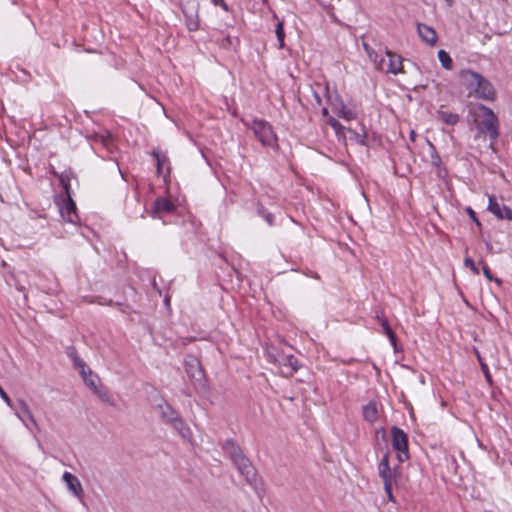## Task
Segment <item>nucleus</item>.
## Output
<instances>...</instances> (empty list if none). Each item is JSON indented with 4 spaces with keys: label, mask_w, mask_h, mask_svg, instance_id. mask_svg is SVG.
<instances>
[{
    "label": "nucleus",
    "mask_w": 512,
    "mask_h": 512,
    "mask_svg": "<svg viewBox=\"0 0 512 512\" xmlns=\"http://www.w3.org/2000/svg\"><path fill=\"white\" fill-rule=\"evenodd\" d=\"M313 95H314V97H315L316 102H317L318 104H320V103H321V99H320V97H319L318 93H317V92H313Z\"/></svg>",
    "instance_id": "obj_39"
},
{
    "label": "nucleus",
    "mask_w": 512,
    "mask_h": 512,
    "mask_svg": "<svg viewBox=\"0 0 512 512\" xmlns=\"http://www.w3.org/2000/svg\"><path fill=\"white\" fill-rule=\"evenodd\" d=\"M415 138H416V133H415V131H414V130H411V132H410V139H411L412 141H415Z\"/></svg>",
    "instance_id": "obj_40"
},
{
    "label": "nucleus",
    "mask_w": 512,
    "mask_h": 512,
    "mask_svg": "<svg viewBox=\"0 0 512 512\" xmlns=\"http://www.w3.org/2000/svg\"><path fill=\"white\" fill-rule=\"evenodd\" d=\"M327 112H328V111H327V109H326V108H324V109H323V114H327Z\"/></svg>",
    "instance_id": "obj_44"
},
{
    "label": "nucleus",
    "mask_w": 512,
    "mask_h": 512,
    "mask_svg": "<svg viewBox=\"0 0 512 512\" xmlns=\"http://www.w3.org/2000/svg\"><path fill=\"white\" fill-rule=\"evenodd\" d=\"M19 410H15V415L25 424L27 428H29V425L26 424L24 417H26L30 424L37 430H39V425L34 418L29 406L27 403L23 400L18 401Z\"/></svg>",
    "instance_id": "obj_13"
},
{
    "label": "nucleus",
    "mask_w": 512,
    "mask_h": 512,
    "mask_svg": "<svg viewBox=\"0 0 512 512\" xmlns=\"http://www.w3.org/2000/svg\"><path fill=\"white\" fill-rule=\"evenodd\" d=\"M328 123L329 125L334 129L336 135L338 137H344L346 138L347 136L345 135V131L347 128H345L339 121H337L335 118L331 117L329 120H328Z\"/></svg>",
    "instance_id": "obj_24"
},
{
    "label": "nucleus",
    "mask_w": 512,
    "mask_h": 512,
    "mask_svg": "<svg viewBox=\"0 0 512 512\" xmlns=\"http://www.w3.org/2000/svg\"><path fill=\"white\" fill-rule=\"evenodd\" d=\"M378 69L382 72L396 75L402 72V58L387 50L385 56L381 57L379 60Z\"/></svg>",
    "instance_id": "obj_10"
},
{
    "label": "nucleus",
    "mask_w": 512,
    "mask_h": 512,
    "mask_svg": "<svg viewBox=\"0 0 512 512\" xmlns=\"http://www.w3.org/2000/svg\"><path fill=\"white\" fill-rule=\"evenodd\" d=\"M183 13L186 17V26L189 31H196L199 28V17L197 13V6L192 11L183 9Z\"/></svg>",
    "instance_id": "obj_17"
},
{
    "label": "nucleus",
    "mask_w": 512,
    "mask_h": 512,
    "mask_svg": "<svg viewBox=\"0 0 512 512\" xmlns=\"http://www.w3.org/2000/svg\"><path fill=\"white\" fill-rule=\"evenodd\" d=\"M438 59L445 69H447V70L452 69V66H453L452 58L445 50L438 51Z\"/></svg>",
    "instance_id": "obj_23"
},
{
    "label": "nucleus",
    "mask_w": 512,
    "mask_h": 512,
    "mask_svg": "<svg viewBox=\"0 0 512 512\" xmlns=\"http://www.w3.org/2000/svg\"><path fill=\"white\" fill-rule=\"evenodd\" d=\"M251 129L258 141L266 147L278 148V139L273 127L263 119H254L251 123H245Z\"/></svg>",
    "instance_id": "obj_4"
},
{
    "label": "nucleus",
    "mask_w": 512,
    "mask_h": 512,
    "mask_svg": "<svg viewBox=\"0 0 512 512\" xmlns=\"http://www.w3.org/2000/svg\"><path fill=\"white\" fill-rule=\"evenodd\" d=\"M378 474L383 481L384 490L389 501L394 502L395 499L392 493V488L393 485L398 484V481L401 478V472L399 470V466L391 467L388 453L384 454L378 464Z\"/></svg>",
    "instance_id": "obj_3"
},
{
    "label": "nucleus",
    "mask_w": 512,
    "mask_h": 512,
    "mask_svg": "<svg viewBox=\"0 0 512 512\" xmlns=\"http://www.w3.org/2000/svg\"><path fill=\"white\" fill-rule=\"evenodd\" d=\"M467 212L470 215L471 219H473V221H475L478 225H480L479 221L476 218L475 212L471 208H467Z\"/></svg>",
    "instance_id": "obj_37"
},
{
    "label": "nucleus",
    "mask_w": 512,
    "mask_h": 512,
    "mask_svg": "<svg viewBox=\"0 0 512 512\" xmlns=\"http://www.w3.org/2000/svg\"><path fill=\"white\" fill-rule=\"evenodd\" d=\"M363 46H364V49H365V51H366L367 53H368V51H370V50H371V48L368 46V44L364 43V44H363Z\"/></svg>",
    "instance_id": "obj_41"
},
{
    "label": "nucleus",
    "mask_w": 512,
    "mask_h": 512,
    "mask_svg": "<svg viewBox=\"0 0 512 512\" xmlns=\"http://www.w3.org/2000/svg\"><path fill=\"white\" fill-rule=\"evenodd\" d=\"M85 383L93 390V391H97V389L99 388L97 383L99 381L98 377L96 375L93 374V372L90 370V369H87V371H85V374H81Z\"/></svg>",
    "instance_id": "obj_22"
},
{
    "label": "nucleus",
    "mask_w": 512,
    "mask_h": 512,
    "mask_svg": "<svg viewBox=\"0 0 512 512\" xmlns=\"http://www.w3.org/2000/svg\"><path fill=\"white\" fill-rule=\"evenodd\" d=\"M275 33H276L277 39L279 41V47L283 48L285 33H284V24L282 21H279L277 23L276 28H275Z\"/></svg>",
    "instance_id": "obj_26"
},
{
    "label": "nucleus",
    "mask_w": 512,
    "mask_h": 512,
    "mask_svg": "<svg viewBox=\"0 0 512 512\" xmlns=\"http://www.w3.org/2000/svg\"><path fill=\"white\" fill-rule=\"evenodd\" d=\"M381 325L384 329L385 334L389 337L392 344H395V334L390 328L388 321L386 319H381Z\"/></svg>",
    "instance_id": "obj_27"
},
{
    "label": "nucleus",
    "mask_w": 512,
    "mask_h": 512,
    "mask_svg": "<svg viewBox=\"0 0 512 512\" xmlns=\"http://www.w3.org/2000/svg\"><path fill=\"white\" fill-rule=\"evenodd\" d=\"M95 394H97L102 400L108 402L109 401V394L106 390L98 388L97 391H94Z\"/></svg>",
    "instance_id": "obj_34"
},
{
    "label": "nucleus",
    "mask_w": 512,
    "mask_h": 512,
    "mask_svg": "<svg viewBox=\"0 0 512 512\" xmlns=\"http://www.w3.org/2000/svg\"><path fill=\"white\" fill-rule=\"evenodd\" d=\"M464 265L469 268L474 274L478 275L479 274V270L478 268L476 267L474 261L469 258V257H466L464 259Z\"/></svg>",
    "instance_id": "obj_30"
},
{
    "label": "nucleus",
    "mask_w": 512,
    "mask_h": 512,
    "mask_svg": "<svg viewBox=\"0 0 512 512\" xmlns=\"http://www.w3.org/2000/svg\"><path fill=\"white\" fill-rule=\"evenodd\" d=\"M231 458L239 473L245 478L248 484L253 485L256 482V470L251 462L243 455L242 451L236 447H233L231 452Z\"/></svg>",
    "instance_id": "obj_5"
},
{
    "label": "nucleus",
    "mask_w": 512,
    "mask_h": 512,
    "mask_svg": "<svg viewBox=\"0 0 512 512\" xmlns=\"http://www.w3.org/2000/svg\"><path fill=\"white\" fill-rule=\"evenodd\" d=\"M348 133V137L351 141L359 145H366V129L364 126L361 127V132H357L351 128H347L345 134Z\"/></svg>",
    "instance_id": "obj_19"
},
{
    "label": "nucleus",
    "mask_w": 512,
    "mask_h": 512,
    "mask_svg": "<svg viewBox=\"0 0 512 512\" xmlns=\"http://www.w3.org/2000/svg\"><path fill=\"white\" fill-rule=\"evenodd\" d=\"M216 6H220L222 9H224L225 11H229V7L228 5L226 4V2L224 0H220Z\"/></svg>",
    "instance_id": "obj_38"
},
{
    "label": "nucleus",
    "mask_w": 512,
    "mask_h": 512,
    "mask_svg": "<svg viewBox=\"0 0 512 512\" xmlns=\"http://www.w3.org/2000/svg\"><path fill=\"white\" fill-rule=\"evenodd\" d=\"M392 446L397 451V458L399 462H404L409 458L408 452V437L407 434L400 428L393 427L391 429Z\"/></svg>",
    "instance_id": "obj_9"
},
{
    "label": "nucleus",
    "mask_w": 512,
    "mask_h": 512,
    "mask_svg": "<svg viewBox=\"0 0 512 512\" xmlns=\"http://www.w3.org/2000/svg\"><path fill=\"white\" fill-rule=\"evenodd\" d=\"M418 34L421 39L430 46L437 42V34L434 29L426 24H418Z\"/></svg>",
    "instance_id": "obj_14"
},
{
    "label": "nucleus",
    "mask_w": 512,
    "mask_h": 512,
    "mask_svg": "<svg viewBox=\"0 0 512 512\" xmlns=\"http://www.w3.org/2000/svg\"><path fill=\"white\" fill-rule=\"evenodd\" d=\"M428 144L430 146V148L432 149V155H431V158H432V164L435 165V166H439L440 163H441V158L440 156L437 154L436 152V149H435V146L430 142L428 141Z\"/></svg>",
    "instance_id": "obj_29"
},
{
    "label": "nucleus",
    "mask_w": 512,
    "mask_h": 512,
    "mask_svg": "<svg viewBox=\"0 0 512 512\" xmlns=\"http://www.w3.org/2000/svg\"><path fill=\"white\" fill-rule=\"evenodd\" d=\"M481 367H482V370H483V372H484V374H485V378H486V380H487L489 383H491V382H492V380H491V376H490V374H489V370H488L487 365H486V364H484V363H481Z\"/></svg>",
    "instance_id": "obj_36"
},
{
    "label": "nucleus",
    "mask_w": 512,
    "mask_h": 512,
    "mask_svg": "<svg viewBox=\"0 0 512 512\" xmlns=\"http://www.w3.org/2000/svg\"><path fill=\"white\" fill-rule=\"evenodd\" d=\"M185 370L187 376L192 381L196 389L205 388V375L199 360L193 356H189L185 360Z\"/></svg>",
    "instance_id": "obj_6"
},
{
    "label": "nucleus",
    "mask_w": 512,
    "mask_h": 512,
    "mask_svg": "<svg viewBox=\"0 0 512 512\" xmlns=\"http://www.w3.org/2000/svg\"><path fill=\"white\" fill-rule=\"evenodd\" d=\"M438 116L440 120H442L444 123L448 125H456L459 121V116L449 111L440 110L438 112Z\"/></svg>",
    "instance_id": "obj_21"
},
{
    "label": "nucleus",
    "mask_w": 512,
    "mask_h": 512,
    "mask_svg": "<svg viewBox=\"0 0 512 512\" xmlns=\"http://www.w3.org/2000/svg\"><path fill=\"white\" fill-rule=\"evenodd\" d=\"M363 419L369 423H374L379 417L378 404L375 401H370L362 408Z\"/></svg>",
    "instance_id": "obj_15"
},
{
    "label": "nucleus",
    "mask_w": 512,
    "mask_h": 512,
    "mask_svg": "<svg viewBox=\"0 0 512 512\" xmlns=\"http://www.w3.org/2000/svg\"><path fill=\"white\" fill-rule=\"evenodd\" d=\"M169 425H171L178 433L183 437L187 438L191 434L190 428L185 424V422L178 416L175 420H173Z\"/></svg>",
    "instance_id": "obj_20"
},
{
    "label": "nucleus",
    "mask_w": 512,
    "mask_h": 512,
    "mask_svg": "<svg viewBox=\"0 0 512 512\" xmlns=\"http://www.w3.org/2000/svg\"><path fill=\"white\" fill-rule=\"evenodd\" d=\"M155 157H156V160H157V170H158V173L161 174V169H162V166L166 160V157L163 156V155H160L159 153H154Z\"/></svg>",
    "instance_id": "obj_32"
},
{
    "label": "nucleus",
    "mask_w": 512,
    "mask_h": 512,
    "mask_svg": "<svg viewBox=\"0 0 512 512\" xmlns=\"http://www.w3.org/2000/svg\"><path fill=\"white\" fill-rule=\"evenodd\" d=\"M469 113L477 128L476 138L488 136L491 140H495L498 137L499 122L492 109L478 104L471 108Z\"/></svg>",
    "instance_id": "obj_2"
},
{
    "label": "nucleus",
    "mask_w": 512,
    "mask_h": 512,
    "mask_svg": "<svg viewBox=\"0 0 512 512\" xmlns=\"http://www.w3.org/2000/svg\"><path fill=\"white\" fill-rule=\"evenodd\" d=\"M480 263L482 264V270H483L484 276L489 281H495L498 285H501L502 281L499 278H493L489 267L484 262H482V261Z\"/></svg>",
    "instance_id": "obj_28"
},
{
    "label": "nucleus",
    "mask_w": 512,
    "mask_h": 512,
    "mask_svg": "<svg viewBox=\"0 0 512 512\" xmlns=\"http://www.w3.org/2000/svg\"><path fill=\"white\" fill-rule=\"evenodd\" d=\"M214 5H216L220 0H211Z\"/></svg>",
    "instance_id": "obj_42"
},
{
    "label": "nucleus",
    "mask_w": 512,
    "mask_h": 512,
    "mask_svg": "<svg viewBox=\"0 0 512 512\" xmlns=\"http://www.w3.org/2000/svg\"><path fill=\"white\" fill-rule=\"evenodd\" d=\"M159 409L162 419L168 424L179 416L178 413L166 402L159 405Z\"/></svg>",
    "instance_id": "obj_18"
},
{
    "label": "nucleus",
    "mask_w": 512,
    "mask_h": 512,
    "mask_svg": "<svg viewBox=\"0 0 512 512\" xmlns=\"http://www.w3.org/2000/svg\"><path fill=\"white\" fill-rule=\"evenodd\" d=\"M462 86L468 91V96H474L486 101H494L496 91L489 80L480 73L472 70H462L459 74Z\"/></svg>",
    "instance_id": "obj_1"
},
{
    "label": "nucleus",
    "mask_w": 512,
    "mask_h": 512,
    "mask_svg": "<svg viewBox=\"0 0 512 512\" xmlns=\"http://www.w3.org/2000/svg\"><path fill=\"white\" fill-rule=\"evenodd\" d=\"M60 182L63 186V189L65 191V196H66L64 205L60 208L61 216L67 222L76 223L78 221L76 204L71 198L68 180H66V178L64 176H61Z\"/></svg>",
    "instance_id": "obj_8"
},
{
    "label": "nucleus",
    "mask_w": 512,
    "mask_h": 512,
    "mask_svg": "<svg viewBox=\"0 0 512 512\" xmlns=\"http://www.w3.org/2000/svg\"><path fill=\"white\" fill-rule=\"evenodd\" d=\"M175 206L166 198H158L154 203L153 213L160 216L163 213H171Z\"/></svg>",
    "instance_id": "obj_16"
},
{
    "label": "nucleus",
    "mask_w": 512,
    "mask_h": 512,
    "mask_svg": "<svg viewBox=\"0 0 512 512\" xmlns=\"http://www.w3.org/2000/svg\"><path fill=\"white\" fill-rule=\"evenodd\" d=\"M454 0H446V2L451 5L453 3Z\"/></svg>",
    "instance_id": "obj_43"
},
{
    "label": "nucleus",
    "mask_w": 512,
    "mask_h": 512,
    "mask_svg": "<svg viewBox=\"0 0 512 512\" xmlns=\"http://www.w3.org/2000/svg\"><path fill=\"white\" fill-rule=\"evenodd\" d=\"M262 1H263L264 3H266V2H267V0H262Z\"/></svg>",
    "instance_id": "obj_45"
},
{
    "label": "nucleus",
    "mask_w": 512,
    "mask_h": 512,
    "mask_svg": "<svg viewBox=\"0 0 512 512\" xmlns=\"http://www.w3.org/2000/svg\"><path fill=\"white\" fill-rule=\"evenodd\" d=\"M284 365L289 368V374H293L298 370V360L292 355L285 358Z\"/></svg>",
    "instance_id": "obj_25"
},
{
    "label": "nucleus",
    "mask_w": 512,
    "mask_h": 512,
    "mask_svg": "<svg viewBox=\"0 0 512 512\" xmlns=\"http://www.w3.org/2000/svg\"><path fill=\"white\" fill-rule=\"evenodd\" d=\"M0 397L5 401V403L10 406L11 408H13L12 406V403H11V400L9 398V396L7 395V393L3 390V388L0 386Z\"/></svg>",
    "instance_id": "obj_35"
},
{
    "label": "nucleus",
    "mask_w": 512,
    "mask_h": 512,
    "mask_svg": "<svg viewBox=\"0 0 512 512\" xmlns=\"http://www.w3.org/2000/svg\"><path fill=\"white\" fill-rule=\"evenodd\" d=\"M62 480L65 482L68 490L77 498H82L84 490L79 479L70 472H64Z\"/></svg>",
    "instance_id": "obj_12"
},
{
    "label": "nucleus",
    "mask_w": 512,
    "mask_h": 512,
    "mask_svg": "<svg viewBox=\"0 0 512 512\" xmlns=\"http://www.w3.org/2000/svg\"><path fill=\"white\" fill-rule=\"evenodd\" d=\"M488 209L498 219H505L512 221V210L505 204H501L497 201L495 196H489Z\"/></svg>",
    "instance_id": "obj_11"
},
{
    "label": "nucleus",
    "mask_w": 512,
    "mask_h": 512,
    "mask_svg": "<svg viewBox=\"0 0 512 512\" xmlns=\"http://www.w3.org/2000/svg\"><path fill=\"white\" fill-rule=\"evenodd\" d=\"M367 54H368L370 60L373 61L374 64L376 65V67L378 68V63H379V60L381 57H379V55L373 49L368 51Z\"/></svg>",
    "instance_id": "obj_33"
},
{
    "label": "nucleus",
    "mask_w": 512,
    "mask_h": 512,
    "mask_svg": "<svg viewBox=\"0 0 512 512\" xmlns=\"http://www.w3.org/2000/svg\"><path fill=\"white\" fill-rule=\"evenodd\" d=\"M324 90L327 94L326 95L327 100H328L329 104L331 105L333 112L336 115H338L339 117H341L342 119H344L346 121H351V120L356 119L357 113L354 108L346 106L344 104L343 100L340 99L337 95L331 96L329 94V89L327 86L324 87Z\"/></svg>",
    "instance_id": "obj_7"
},
{
    "label": "nucleus",
    "mask_w": 512,
    "mask_h": 512,
    "mask_svg": "<svg viewBox=\"0 0 512 512\" xmlns=\"http://www.w3.org/2000/svg\"><path fill=\"white\" fill-rule=\"evenodd\" d=\"M75 365L79 368L81 374H85V371H87V367L85 362L80 359L77 355L73 357Z\"/></svg>",
    "instance_id": "obj_31"
}]
</instances>
